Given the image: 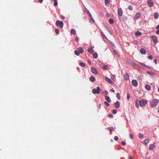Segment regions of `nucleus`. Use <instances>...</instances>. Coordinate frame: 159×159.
I'll use <instances>...</instances> for the list:
<instances>
[{"mask_svg":"<svg viewBox=\"0 0 159 159\" xmlns=\"http://www.w3.org/2000/svg\"><path fill=\"white\" fill-rule=\"evenodd\" d=\"M135 106H136V107H137V108H138L139 107V104H138V103H137V102H136V104H135Z\"/></svg>","mask_w":159,"mask_h":159,"instance_id":"de8ad7c7","label":"nucleus"},{"mask_svg":"<svg viewBox=\"0 0 159 159\" xmlns=\"http://www.w3.org/2000/svg\"><path fill=\"white\" fill-rule=\"evenodd\" d=\"M159 102V100L158 99H154L152 100L150 102V106L152 107H155Z\"/></svg>","mask_w":159,"mask_h":159,"instance_id":"f257e3e1","label":"nucleus"},{"mask_svg":"<svg viewBox=\"0 0 159 159\" xmlns=\"http://www.w3.org/2000/svg\"><path fill=\"white\" fill-rule=\"evenodd\" d=\"M113 53L115 54H116L117 53V52H116V50H114L113 51Z\"/></svg>","mask_w":159,"mask_h":159,"instance_id":"3c124183","label":"nucleus"},{"mask_svg":"<svg viewBox=\"0 0 159 159\" xmlns=\"http://www.w3.org/2000/svg\"><path fill=\"white\" fill-rule=\"evenodd\" d=\"M158 91L159 92V87L158 88Z\"/></svg>","mask_w":159,"mask_h":159,"instance_id":"338daca9","label":"nucleus"},{"mask_svg":"<svg viewBox=\"0 0 159 159\" xmlns=\"http://www.w3.org/2000/svg\"><path fill=\"white\" fill-rule=\"evenodd\" d=\"M101 103H99V108H101Z\"/></svg>","mask_w":159,"mask_h":159,"instance_id":"e2e57ef3","label":"nucleus"},{"mask_svg":"<svg viewBox=\"0 0 159 159\" xmlns=\"http://www.w3.org/2000/svg\"><path fill=\"white\" fill-rule=\"evenodd\" d=\"M145 88L148 90H150L151 89L150 86L149 85H146L145 86Z\"/></svg>","mask_w":159,"mask_h":159,"instance_id":"b1692460","label":"nucleus"},{"mask_svg":"<svg viewBox=\"0 0 159 159\" xmlns=\"http://www.w3.org/2000/svg\"><path fill=\"white\" fill-rule=\"evenodd\" d=\"M158 112L159 113V108L158 109Z\"/></svg>","mask_w":159,"mask_h":159,"instance_id":"69168bd1","label":"nucleus"},{"mask_svg":"<svg viewBox=\"0 0 159 159\" xmlns=\"http://www.w3.org/2000/svg\"><path fill=\"white\" fill-rule=\"evenodd\" d=\"M93 57H94V58L95 59L97 58L98 57V54L97 53H93Z\"/></svg>","mask_w":159,"mask_h":159,"instance_id":"393cba45","label":"nucleus"},{"mask_svg":"<svg viewBox=\"0 0 159 159\" xmlns=\"http://www.w3.org/2000/svg\"><path fill=\"white\" fill-rule=\"evenodd\" d=\"M128 9L130 10H132L133 9L132 7L131 6H129L128 7Z\"/></svg>","mask_w":159,"mask_h":159,"instance_id":"ea45409f","label":"nucleus"},{"mask_svg":"<svg viewBox=\"0 0 159 159\" xmlns=\"http://www.w3.org/2000/svg\"><path fill=\"white\" fill-rule=\"evenodd\" d=\"M129 159H132V158L131 157H130L129 158Z\"/></svg>","mask_w":159,"mask_h":159,"instance_id":"0e129e2a","label":"nucleus"},{"mask_svg":"<svg viewBox=\"0 0 159 159\" xmlns=\"http://www.w3.org/2000/svg\"><path fill=\"white\" fill-rule=\"evenodd\" d=\"M87 50L90 53H92L93 52V50L92 48H88Z\"/></svg>","mask_w":159,"mask_h":159,"instance_id":"412c9836","label":"nucleus"},{"mask_svg":"<svg viewBox=\"0 0 159 159\" xmlns=\"http://www.w3.org/2000/svg\"><path fill=\"white\" fill-rule=\"evenodd\" d=\"M102 37H103V39H104V40H107V38H106V36L104 34H103L102 35Z\"/></svg>","mask_w":159,"mask_h":159,"instance_id":"79ce46f5","label":"nucleus"},{"mask_svg":"<svg viewBox=\"0 0 159 159\" xmlns=\"http://www.w3.org/2000/svg\"><path fill=\"white\" fill-rule=\"evenodd\" d=\"M156 34H159V30L157 31Z\"/></svg>","mask_w":159,"mask_h":159,"instance_id":"6e6d98bb","label":"nucleus"},{"mask_svg":"<svg viewBox=\"0 0 159 159\" xmlns=\"http://www.w3.org/2000/svg\"><path fill=\"white\" fill-rule=\"evenodd\" d=\"M141 14L139 12H137L134 17V19L135 20L138 19L140 16Z\"/></svg>","mask_w":159,"mask_h":159,"instance_id":"1a4fd4ad","label":"nucleus"},{"mask_svg":"<svg viewBox=\"0 0 159 159\" xmlns=\"http://www.w3.org/2000/svg\"><path fill=\"white\" fill-rule=\"evenodd\" d=\"M149 141V139H145L144 141V143L145 144V145L147 144L148 143Z\"/></svg>","mask_w":159,"mask_h":159,"instance_id":"a878e982","label":"nucleus"},{"mask_svg":"<svg viewBox=\"0 0 159 159\" xmlns=\"http://www.w3.org/2000/svg\"><path fill=\"white\" fill-rule=\"evenodd\" d=\"M129 136H130V138L131 139H132L133 138V134H130V135H129Z\"/></svg>","mask_w":159,"mask_h":159,"instance_id":"09e8293b","label":"nucleus"},{"mask_svg":"<svg viewBox=\"0 0 159 159\" xmlns=\"http://www.w3.org/2000/svg\"><path fill=\"white\" fill-rule=\"evenodd\" d=\"M148 57L150 60H152V56L151 55L148 56Z\"/></svg>","mask_w":159,"mask_h":159,"instance_id":"a18cd8bd","label":"nucleus"},{"mask_svg":"<svg viewBox=\"0 0 159 159\" xmlns=\"http://www.w3.org/2000/svg\"><path fill=\"white\" fill-rule=\"evenodd\" d=\"M117 113V111L115 110H113L112 111V113L114 114H115Z\"/></svg>","mask_w":159,"mask_h":159,"instance_id":"a19ab883","label":"nucleus"},{"mask_svg":"<svg viewBox=\"0 0 159 159\" xmlns=\"http://www.w3.org/2000/svg\"><path fill=\"white\" fill-rule=\"evenodd\" d=\"M55 32L57 34H58L59 33V30L57 29H56L55 30Z\"/></svg>","mask_w":159,"mask_h":159,"instance_id":"c9c22d12","label":"nucleus"},{"mask_svg":"<svg viewBox=\"0 0 159 159\" xmlns=\"http://www.w3.org/2000/svg\"><path fill=\"white\" fill-rule=\"evenodd\" d=\"M140 52L142 54H146V51L143 48H142L140 49Z\"/></svg>","mask_w":159,"mask_h":159,"instance_id":"dca6fc26","label":"nucleus"},{"mask_svg":"<svg viewBox=\"0 0 159 159\" xmlns=\"http://www.w3.org/2000/svg\"><path fill=\"white\" fill-rule=\"evenodd\" d=\"M142 66H144L148 68H149V69H151V68L150 67H149V66H147L145 64H144L143 63H140Z\"/></svg>","mask_w":159,"mask_h":159,"instance_id":"7c9ffc66","label":"nucleus"},{"mask_svg":"<svg viewBox=\"0 0 159 159\" xmlns=\"http://www.w3.org/2000/svg\"><path fill=\"white\" fill-rule=\"evenodd\" d=\"M109 22L110 24H112L114 23V21L112 19H110L109 20Z\"/></svg>","mask_w":159,"mask_h":159,"instance_id":"bb28decb","label":"nucleus"},{"mask_svg":"<svg viewBox=\"0 0 159 159\" xmlns=\"http://www.w3.org/2000/svg\"><path fill=\"white\" fill-rule=\"evenodd\" d=\"M151 38L152 40L155 43H156L157 42L158 39L157 37L154 35L152 36Z\"/></svg>","mask_w":159,"mask_h":159,"instance_id":"423d86ee","label":"nucleus"},{"mask_svg":"<svg viewBox=\"0 0 159 159\" xmlns=\"http://www.w3.org/2000/svg\"><path fill=\"white\" fill-rule=\"evenodd\" d=\"M61 17L63 19H65V17L64 16H61Z\"/></svg>","mask_w":159,"mask_h":159,"instance_id":"052dcab7","label":"nucleus"},{"mask_svg":"<svg viewBox=\"0 0 159 159\" xmlns=\"http://www.w3.org/2000/svg\"><path fill=\"white\" fill-rule=\"evenodd\" d=\"M102 68L104 70H106L107 69V65H105L103 66Z\"/></svg>","mask_w":159,"mask_h":159,"instance_id":"e433bc0d","label":"nucleus"},{"mask_svg":"<svg viewBox=\"0 0 159 159\" xmlns=\"http://www.w3.org/2000/svg\"><path fill=\"white\" fill-rule=\"evenodd\" d=\"M38 1L40 3H42L43 0H38Z\"/></svg>","mask_w":159,"mask_h":159,"instance_id":"864d4df0","label":"nucleus"},{"mask_svg":"<svg viewBox=\"0 0 159 159\" xmlns=\"http://www.w3.org/2000/svg\"><path fill=\"white\" fill-rule=\"evenodd\" d=\"M54 1V5L55 6H56L57 5L58 3L57 1V0H53Z\"/></svg>","mask_w":159,"mask_h":159,"instance_id":"c85d7f7f","label":"nucleus"},{"mask_svg":"<svg viewBox=\"0 0 159 159\" xmlns=\"http://www.w3.org/2000/svg\"><path fill=\"white\" fill-rule=\"evenodd\" d=\"M91 72L95 74H97L98 73V71L97 70L93 67H91Z\"/></svg>","mask_w":159,"mask_h":159,"instance_id":"9b49d317","label":"nucleus"},{"mask_svg":"<svg viewBox=\"0 0 159 159\" xmlns=\"http://www.w3.org/2000/svg\"><path fill=\"white\" fill-rule=\"evenodd\" d=\"M125 80H128L129 79V74L128 73H125L124 75Z\"/></svg>","mask_w":159,"mask_h":159,"instance_id":"4468645a","label":"nucleus"},{"mask_svg":"<svg viewBox=\"0 0 159 159\" xmlns=\"http://www.w3.org/2000/svg\"><path fill=\"white\" fill-rule=\"evenodd\" d=\"M84 52L83 49L81 47L79 48L77 50L75 51V53L77 56H79L80 54L83 53Z\"/></svg>","mask_w":159,"mask_h":159,"instance_id":"f03ea898","label":"nucleus"},{"mask_svg":"<svg viewBox=\"0 0 159 159\" xmlns=\"http://www.w3.org/2000/svg\"><path fill=\"white\" fill-rule=\"evenodd\" d=\"M109 32H110V34H111V31H110L109 30Z\"/></svg>","mask_w":159,"mask_h":159,"instance_id":"774afa93","label":"nucleus"},{"mask_svg":"<svg viewBox=\"0 0 159 159\" xmlns=\"http://www.w3.org/2000/svg\"><path fill=\"white\" fill-rule=\"evenodd\" d=\"M139 103L141 106L143 107L147 103V101L144 100H142L139 101Z\"/></svg>","mask_w":159,"mask_h":159,"instance_id":"39448f33","label":"nucleus"},{"mask_svg":"<svg viewBox=\"0 0 159 159\" xmlns=\"http://www.w3.org/2000/svg\"><path fill=\"white\" fill-rule=\"evenodd\" d=\"M105 5L106 6H108L109 5L110 0H104Z\"/></svg>","mask_w":159,"mask_h":159,"instance_id":"aec40b11","label":"nucleus"},{"mask_svg":"<svg viewBox=\"0 0 159 159\" xmlns=\"http://www.w3.org/2000/svg\"><path fill=\"white\" fill-rule=\"evenodd\" d=\"M101 89L99 87H97L96 89H93L92 90V92L94 94H99Z\"/></svg>","mask_w":159,"mask_h":159,"instance_id":"7ed1b4c3","label":"nucleus"},{"mask_svg":"<svg viewBox=\"0 0 159 159\" xmlns=\"http://www.w3.org/2000/svg\"><path fill=\"white\" fill-rule=\"evenodd\" d=\"M157 29H159V25L156 27Z\"/></svg>","mask_w":159,"mask_h":159,"instance_id":"bf43d9fd","label":"nucleus"},{"mask_svg":"<svg viewBox=\"0 0 159 159\" xmlns=\"http://www.w3.org/2000/svg\"><path fill=\"white\" fill-rule=\"evenodd\" d=\"M139 137L140 139L142 138L143 137V135L141 134H139Z\"/></svg>","mask_w":159,"mask_h":159,"instance_id":"f704fd0d","label":"nucleus"},{"mask_svg":"<svg viewBox=\"0 0 159 159\" xmlns=\"http://www.w3.org/2000/svg\"><path fill=\"white\" fill-rule=\"evenodd\" d=\"M79 39L78 37H76L75 39L76 41H78Z\"/></svg>","mask_w":159,"mask_h":159,"instance_id":"603ef678","label":"nucleus"},{"mask_svg":"<svg viewBox=\"0 0 159 159\" xmlns=\"http://www.w3.org/2000/svg\"><path fill=\"white\" fill-rule=\"evenodd\" d=\"M91 20H92L93 21V23L94 22V20H93V19L92 18V17H91V18H90V20L91 21Z\"/></svg>","mask_w":159,"mask_h":159,"instance_id":"5fc2aeb1","label":"nucleus"},{"mask_svg":"<svg viewBox=\"0 0 159 159\" xmlns=\"http://www.w3.org/2000/svg\"><path fill=\"white\" fill-rule=\"evenodd\" d=\"M115 107L116 108H118L120 107V102L119 101H117L115 103Z\"/></svg>","mask_w":159,"mask_h":159,"instance_id":"ddd939ff","label":"nucleus"},{"mask_svg":"<svg viewBox=\"0 0 159 159\" xmlns=\"http://www.w3.org/2000/svg\"><path fill=\"white\" fill-rule=\"evenodd\" d=\"M155 147V145L154 144H151L149 146V149L150 150H152Z\"/></svg>","mask_w":159,"mask_h":159,"instance_id":"2eb2a0df","label":"nucleus"},{"mask_svg":"<svg viewBox=\"0 0 159 159\" xmlns=\"http://www.w3.org/2000/svg\"><path fill=\"white\" fill-rule=\"evenodd\" d=\"M89 16L91 18V17H92V16H91V13H89Z\"/></svg>","mask_w":159,"mask_h":159,"instance_id":"680f3d73","label":"nucleus"},{"mask_svg":"<svg viewBox=\"0 0 159 159\" xmlns=\"http://www.w3.org/2000/svg\"><path fill=\"white\" fill-rule=\"evenodd\" d=\"M154 18L155 19H157L159 16V14L158 12H155L154 14Z\"/></svg>","mask_w":159,"mask_h":159,"instance_id":"a211bd4d","label":"nucleus"},{"mask_svg":"<svg viewBox=\"0 0 159 159\" xmlns=\"http://www.w3.org/2000/svg\"><path fill=\"white\" fill-rule=\"evenodd\" d=\"M114 139L116 141H117L118 140V137L117 136H115L114 138Z\"/></svg>","mask_w":159,"mask_h":159,"instance_id":"58836bf2","label":"nucleus"},{"mask_svg":"<svg viewBox=\"0 0 159 159\" xmlns=\"http://www.w3.org/2000/svg\"><path fill=\"white\" fill-rule=\"evenodd\" d=\"M107 129H109L111 132L114 129L113 127H108L107 128Z\"/></svg>","mask_w":159,"mask_h":159,"instance_id":"cd10ccee","label":"nucleus"},{"mask_svg":"<svg viewBox=\"0 0 159 159\" xmlns=\"http://www.w3.org/2000/svg\"><path fill=\"white\" fill-rule=\"evenodd\" d=\"M104 104L107 107H109L110 106L109 104L107 102L105 101Z\"/></svg>","mask_w":159,"mask_h":159,"instance_id":"473e14b6","label":"nucleus"},{"mask_svg":"<svg viewBox=\"0 0 159 159\" xmlns=\"http://www.w3.org/2000/svg\"><path fill=\"white\" fill-rule=\"evenodd\" d=\"M108 116L110 118H111L113 117V115L111 114H110L108 115Z\"/></svg>","mask_w":159,"mask_h":159,"instance_id":"c03bdc74","label":"nucleus"},{"mask_svg":"<svg viewBox=\"0 0 159 159\" xmlns=\"http://www.w3.org/2000/svg\"><path fill=\"white\" fill-rule=\"evenodd\" d=\"M148 6L150 7H152L154 5V3L152 1L150 0H148L147 2Z\"/></svg>","mask_w":159,"mask_h":159,"instance_id":"0eeeda50","label":"nucleus"},{"mask_svg":"<svg viewBox=\"0 0 159 159\" xmlns=\"http://www.w3.org/2000/svg\"><path fill=\"white\" fill-rule=\"evenodd\" d=\"M142 33L139 31H137L135 34L137 36H140L142 35Z\"/></svg>","mask_w":159,"mask_h":159,"instance_id":"5701e85b","label":"nucleus"},{"mask_svg":"<svg viewBox=\"0 0 159 159\" xmlns=\"http://www.w3.org/2000/svg\"><path fill=\"white\" fill-rule=\"evenodd\" d=\"M147 73L150 75H153L154 74L153 72H150L149 71H147Z\"/></svg>","mask_w":159,"mask_h":159,"instance_id":"4c0bfd02","label":"nucleus"},{"mask_svg":"<svg viewBox=\"0 0 159 159\" xmlns=\"http://www.w3.org/2000/svg\"><path fill=\"white\" fill-rule=\"evenodd\" d=\"M105 99L106 101H107L108 102H111V100L109 98V97L108 96H106L105 97Z\"/></svg>","mask_w":159,"mask_h":159,"instance_id":"6ab92c4d","label":"nucleus"},{"mask_svg":"<svg viewBox=\"0 0 159 159\" xmlns=\"http://www.w3.org/2000/svg\"><path fill=\"white\" fill-rule=\"evenodd\" d=\"M130 98V96L129 95V94L128 93H127V99L128 100H129Z\"/></svg>","mask_w":159,"mask_h":159,"instance_id":"37998d69","label":"nucleus"},{"mask_svg":"<svg viewBox=\"0 0 159 159\" xmlns=\"http://www.w3.org/2000/svg\"><path fill=\"white\" fill-rule=\"evenodd\" d=\"M105 79L106 81L109 83H110L111 84H113V82H112V81L109 78L107 77H105Z\"/></svg>","mask_w":159,"mask_h":159,"instance_id":"f8f14e48","label":"nucleus"},{"mask_svg":"<svg viewBox=\"0 0 159 159\" xmlns=\"http://www.w3.org/2000/svg\"><path fill=\"white\" fill-rule=\"evenodd\" d=\"M123 15V11L122 9L120 8L118 9V15L119 17H121Z\"/></svg>","mask_w":159,"mask_h":159,"instance_id":"6e6552de","label":"nucleus"},{"mask_svg":"<svg viewBox=\"0 0 159 159\" xmlns=\"http://www.w3.org/2000/svg\"><path fill=\"white\" fill-rule=\"evenodd\" d=\"M132 84L134 86L136 87L138 86V83L137 81L135 80H132L131 82Z\"/></svg>","mask_w":159,"mask_h":159,"instance_id":"9d476101","label":"nucleus"},{"mask_svg":"<svg viewBox=\"0 0 159 159\" xmlns=\"http://www.w3.org/2000/svg\"><path fill=\"white\" fill-rule=\"evenodd\" d=\"M88 63L90 64V65L91 64V62L89 60H88Z\"/></svg>","mask_w":159,"mask_h":159,"instance_id":"4d7b16f0","label":"nucleus"},{"mask_svg":"<svg viewBox=\"0 0 159 159\" xmlns=\"http://www.w3.org/2000/svg\"><path fill=\"white\" fill-rule=\"evenodd\" d=\"M103 93L105 95H107L108 94V92L106 90H105L104 91H103Z\"/></svg>","mask_w":159,"mask_h":159,"instance_id":"72a5a7b5","label":"nucleus"},{"mask_svg":"<svg viewBox=\"0 0 159 159\" xmlns=\"http://www.w3.org/2000/svg\"><path fill=\"white\" fill-rule=\"evenodd\" d=\"M121 144L122 145L125 146L126 144V143L125 142L123 141L121 142Z\"/></svg>","mask_w":159,"mask_h":159,"instance_id":"49530a36","label":"nucleus"},{"mask_svg":"<svg viewBox=\"0 0 159 159\" xmlns=\"http://www.w3.org/2000/svg\"><path fill=\"white\" fill-rule=\"evenodd\" d=\"M116 97L117 98V99L119 100H120V95L119 93H117L116 95Z\"/></svg>","mask_w":159,"mask_h":159,"instance_id":"2f4dec72","label":"nucleus"},{"mask_svg":"<svg viewBox=\"0 0 159 159\" xmlns=\"http://www.w3.org/2000/svg\"><path fill=\"white\" fill-rule=\"evenodd\" d=\"M153 61L156 64L157 63V61L156 59H154L153 60Z\"/></svg>","mask_w":159,"mask_h":159,"instance_id":"8fccbe9b","label":"nucleus"},{"mask_svg":"<svg viewBox=\"0 0 159 159\" xmlns=\"http://www.w3.org/2000/svg\"><path fill=\"white\" fill-rule=\"evenodd\" d=\"M111 90L113 92H115V90L113 89H111Z\"/></svg>","mask_w":159,"mask_h":159,"instance_id":"13d9d810","label":"nucleus"},{"mask_svg":"<svg viewBox=\"0 0 159 159\" xmlns=\"http://www.w3.org/2000/svg\"><path fill=\"white\" fill-rule=\"evenodd\" d=\"M89 80L92 82H94L96 80L95 78L93 76H91L90 77Z\"/></svg>","mask_w":159,"mask_h":159,"instance_id":"f3484780","label":"nucleus"},{"mask_svg":"<svg viewBox=\"0 0 159 159\" xmlns=\"http://www.w3.org/2000/svg\"><path fill=\"white\" fill-rule=\"evenodd\" d=\"M70 33L71 34L75 35L76 34V32L75 30L74 29H72L70 30Z\"/></svg>","mask_w":159,"mask_h":159,"instance_id":"4be33fe9","label":"nucleus"},{"mask_svg":"<svg viewBox=\"0 0 159 159\" xmlns=\"http://www.w3.org/2000/svg\"><path fill=\"white\" fill-rule=\"evenodd\" d=\"M57 26L59 27L60 28H62L63 26V23L62 21L59 20H57L56 23Z\"/></svg>","mask_w":159,"mask_h":159,"instance_id":"20e7f679","label":"nucleus"},{"mask_svg":"<svg viewBox=\"0 0 159 159\" xmlns=\"http://www.w3.org/2000/svg\"><path fill=\"white\" fill-rule=\"evenodd\" d=\"M82 67H84L85 66L84 63L83 62H80L79 64Z\"/></svg>","mask_w":159,"mask_h":159,"instance_id":"c756f323","label":"nucleus"}]
</instances>
